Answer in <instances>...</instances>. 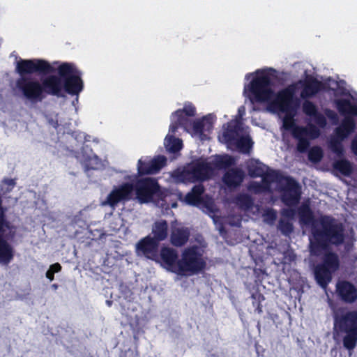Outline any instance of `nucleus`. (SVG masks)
Listing matches in <instances>:
<instances>
[{
  "mask_svg": "<svg viewBox=\"0 0 357 357\" xmlns=\"http://www.w3.org/2000/svg\"><path fill=\"white\" fill-rule=\"evenodd\" d=\"M297 213L301 224L311 226L309 246L311 255L319 257L330 246L338 247L344 243L345 229L343 224L328 215H321L315 219L309 200L303 202L298 207Z\"/></svg>",
  "mask_w": 357,
  "mask_h": 357,
  "instance_id": "nucleus-1",
  "label": "nucleus"
},
{
  "mask_svg": "<svg viewBox=\"0 0 357 357\" xmlns=\"http://www.w3.org/2000/svg\"><path fill=\"white\" fill-rule=\"evenodd\" d=\"M15 71L20 75L16 80V87L23 96L32 102L42 101L45 98L42 82L25 75L33 73L46 75L54 73L55 68L44 59H20L16 63Z\"/></svg>",
  "mask_w": 357,
  "mask_h": 357,
  "instance_id": "nucleus-2",
  "label": "nucleus"
},
{
  "mask_svg": "<svg viewBox=\"0 0 357 357\" xmlns=\"http://www.w3.org/2000/svg\"><path fill=\"white\" fill-rule=\"evenodd\" d=\"M332 315L334 335L342 337L344 349L353 351L357 346V310L335 307Z\"/></svg>",
  "mask_w": 357,
  "mask_h": 357,
  "instance_id": "nucleus-3",
  "label": "nucleus"
},
{
  "mask_svg": "<svg viewBox=\"0 0 357 357\" xmlns=\"http://www.w3.org/2000/svg\"><path fill=\"white\" fill-rule=\"evenodd\" d=\"M196 114V108L191 102H186L183 109H178L172 113V120L169 132L175 134L178 128H183L187 132L192 130L194 133L202 136L204 131L211 132L213 128V117L208 114L200 119L192 121L190 118Z\"/></svg>",
  "mask_w": 357,
  "mask_h": 357,
  "instance_id": "nucleus-4",
  "label": "nucleus"
},
{
  "mask_svg": "<svg viewBox=\"0 0 357 357\" xmlns=\"http://www.w3.org/2000/svg\"><path fill=\"white\" fill-rule=\"evenodd\" d=\"M262 181L269 180L276 182L281 192L282 202L289 207L296 206L300 202L302 195L301 186L298 181L290 176H284L278 171L269 169L265 172Z\"/></svg>",
  "mask_w": 357,
  "mask_h": 357,
  "instance_id": "nucleus-5",
  "label": "nucleus"
},
{
  "mask_svg": "<svg viewBox=\"0 0 357 357\" xmlns=\"http://www.w3.org/2000/svg\"><path fill=\"white\" fill-rule=\"evenodd\" d=\"M7 208L0 196V264L8 265L14 259L15 250L10 241L16 236L17 227L7 220Z\"/></svg>",
  "mask_w": 357,
  "mask_h": 357,
  "instance_id": "nucleus-6",
  "label": "nucleus"
},
{
  "mask_svg": "<svg viewBox=\"0 0 357 357\" xmlns=\"http://www.w3.org/2000/svg\"><path fill=\"white\" fill-rule=\"evenodd\" d=\"M132 186L137 199L142 204L149 203L154 200L167 204V199L172 195L169 190L162 188L155 178H138L132 183Z\"/></svg>",
  "mask_w": 357,
  "mask_h": 357,
  "instance_id": "nucleus-7",
  "label": "nucleus"
},
{
  "mask_svg": "<svg viewBox=\"0 0 357 357\" xmlns=\"http://www.w3.org/2000/svg\"><path fill=\"white\" fill-rule=\"evenodd\" d=\"M299 105L300 100L295 97L294 89L291 87L279 91L268 103L270 109L285 113L287 119L294 117Z\"/></svg>",
  "mask_w": 357,
  "mask_h": 357,
  "instance_id": "nucleus-8",
  "label": "nucleus"
},
{
  "mask_svg": "<svg viewBox=\"0 0 357 357\" xmlns=\"http://www.w3.org/2000/svg\"><path fill=\"white\" fill-rule=\"evenodd\" d=\"M63 79V90L68 94L78 95L84 88L82 73L73 63H62L57 68Z\"/></svg>",
  "mask_w": 357,
  "mask_h": 357,
  "instance_id": "nucleus-9",
  "label": "nucleus"
},
{
  "mask_svg": "<svg viewBox=\"0 0 357 357\" xmlns=\"http://www.w3.org/2000/svg\"><path fill=\"white\" fill-rule=\"evenodd\" d=\"M271 86V74L266 70H257L256 76L248 85V90L255 101L259 102H268L271 100L274 95Z\"/></svg>",
  "mask_w": 357,
  "mask_h": 357,
  "instance_id": "nucleus-10",
  "label": "nucleus"
},
{
  "mask_svg": "<svg viewBox=\"0 0 357 357\" xmlns=\"http://www.w3.org/2000/svg\"><path fill=\"white\" fill-rule=\"evenodd\" d=\"M356 128V121L352 116H346L340 126L335 128V137L329 142V147L337 157L344 156V149L342 142L354 132Z\"/></svg>",
  "mask_w": 357,
  "mask_h": 357,
  "instance_id": "nucleus-11",
  "label": "nucleus"
},
{
  "mask_svg": "<svg viewBox=\"0 0 357 357\" xmlns=\"http://www.w3.org/2000/svg\"><path fill=\"white\" fill-rule=\"evenodd\" d=\"M206 266L205 261L202 259L197 247H190L185 249L181 259L178 260L177 274L183 275L187 272L198 273Z\"/></svg>",
  "mask_w": 357,
  "mask_h": 357,
  "instance_id": "nucleus-12",
  "label": "nucleus"
},
{
  "mask_svg": "<svg viewBox=\"0 0 357 357\" xmlns=\"http://www.w3.org/2000/svg\"><path fill=\"white\" fill-rule=\"evenodd\" d=\"M213 171L214 168L210 162L206 160H197L187 167L184 174L193 182L204 181L213 176Z\"/></svg>",
  "mask_w": 357,
  "mask_h": 357,
  "instance_id": "nucleus-13",
  "label": "nucleus"
},
{
  "mask_svg": "<svg viewBox=\"0 0 357 357\" xmlns=\"http://www.w3.org/2000/svg\"><path fill=\"white\" fill-rule=\"evenodd\" d=\"M133 192V186L131 183H123L118 187H115L107 195L103 205H108L112 208L119 203L127 202L131 199Z\"/></svg>",
  "mask_w": 357,
  "mask_h": 357,
  "instance_id": "nucleus-14",
  "label": "nucleus"
},
{
  "mask_svg": "<svg viewBox=\"0 0 357 357\" xmlns=\"http://www.w3.org/2000/svg\"><path fill=\"white\" fill-rule=\"evenodd\" d=\"M167 158L164 155H158L153 159L140 158L137 162V175L142 176L158 173L166 165Z\"/></svg>",
  "mask_w": 357,
  "mask_h": 357,
  "instance_id": "nucleus-15",
  "label": "nucleus"
},
{
  "mask_svg": "<svg viewBox=\"0 0 357 357\" xmlns=\"http://www.w3.org/2000/svg\"><path fill=\"white\" fill-rule=\"evenodd\" d=\"M159 243L148 235L141 238L135 245V252L137 256L157 261L158 258Z\"/></svg>",
  "mask_w": 357,
  "mask_h": 357,
  "instance_id": "nucleus-16",
  "label": "nucleus"
},
{
  "mask_svg": "<svg viewBox=\"0 0 357 357\" xmlns=\"http://www.w3.org/2000/svg\"><path fill=\"white\" fill-rule=\"evenodd\" d=\"M284 126L285 129L291 130L294 138L297 140L305 139L310 136L312 139L318 137L319 130L314 126H311L310 128L303 126H296L293 121V118H285L284 120Z\"/></svg>",
  "mask_w": 357,
  "mask_h": 357,
  "instance_id": "nucleus-17",
  "label": "nucleus"
},
{
  "mask_svg": "<svg viewBox=\"0 0 357 357\" xmlns=\"http://www.w3.org/2000/svg\"><path fill=\"white\" fill-rule=\"evenodd\" d=\"M63 82V79L59 74L45 77L42 79L43 94L62 97L64 92Z\"/></svg>",
  "mask_w": 357,
  "mask_h": 357,
  "instance_id": "nucleus-18",
  "label": "nucleus"
},
{
  "mask_svg": "<svg viewBox=\"0 0 357 357\" xmlns=\"http://www.w3.org/2000/svg\"><path fill=\"white\" fill-rule=\"evenodd\" d=\"M335 291L337 297L344 303L351 304L357 301V287L349 281H338Z\"/></svg>",
  "mask_w": 357,
  "mask_h": 357,
  "instance_id": "nucleus-19",
  "label": "nucleus"
},
{
  "mask_svg": "<svg viewBox=\"0 0 357 357\" xmlns=\"http://www.w3.org/2000/svg\"><path fill=\"white\" fill-rule=\"evenodd\" d=\"M301 83L303 87L301 96L303 99L312 98L319 92L327 89L325 83L311 75L307 76L303 82H301Z\"/></svg>",
  "mask_w": 357,
  "mask_h": 357,
  "instance_id": "nucleus-20",
  "label": "nucleus"
},
{
  "mask_svg": "<svg viewBox=\"0 0 357 357\" xmlns=\"http://www.w3.org/2000/svg\"><path fill=\"white\" fill-rule=\"evenodd\" d=\"M160 259L167 268L173 273H177L178 256L176 250L169 247H162L160 251Z\"/></svg>",
  "mask_w": 357,
  "mask_h": 357,
  "instance_id": "nucleus-21",
  "label": "nucleus"
},
{
  "mask_svg": "<svg viewBox=\"0 0 357 357\" xmlns=\"http://www.w3.org/2000/svg\"><path fill=\"white\" fill-rule=\"evenodd\" d=\"M245 177L244 172L239 168L228 169L222 177V181L229 188H236L241 185Z\"/></svg>",
  "mask_w": 357,
  "mask_h": 357,
  "instance_id": "nucleus-22",
  "label": "nucleus"
},
{
  "mask_svg": "<svg viewBox=\"0 0 357 357\" xmlns=\"http://www.w3.org/2000/svg\"><path fill=\"white\" fill-rule=\"evenodd\" d=\"M242 130L240 120L231 121L227 123L222 137L227 144H231L239 137Z\"/></svg>",
  "mask_w": 357,
  "mask_h": 357,
  "instance_id": "nucleus-23",
  "label": "nucleus"
},
{
  "mask_svg": "<svg viewBox=\"0 0 357 357\" xmlns=\"http://www.w3.org/2000/svg\"><path fill=\"white\" fill-rule=\"evenodd\" d=\"M242 130L240 120L231 121L227 123L222 137L227 144H231L239 137Z\"/></svg>",
  "mask_w": 357,
  "mask_h": 357,
  "instance_id": "nucleus-24",
  "label": "nucleus"
},
{
  "mask_svg": "<svg viewBox=\"0 0 357 357\" xmlns=\"http://www.w3.org/2000/svg\"><path fill=\"white\" fill-rule=\"evenodd\" d=\"M151 238L159 244L166 240L169 235V225L165 220H159L154 222L151 229Z\"/></svg>",
  "mask_w": 357,
  "mask_h": 357,
  "instance_id": "nucleus-25",
  "label": "nucleus"
},
{
  "mask_svg": "<svg viewBox=\"0 0 357 357\" xmlns=\"http://www.w3.org/2000/svg\"><path fill=\"white\" fill-rule=\"evenodd\" d=\"M190 230L187 227H174L170 234L171 243L176 247L183 246L189 240Z\"/></svg>",
  "mask_w": 357,
  "mask_h": 357,
  "instance_id": "nucleus-26",
  "label": "nucleus"
},
{
  "mask_svg": "<svg viewBox=\"0 0 357 357\" xmlns=\"http://www.w3.org/2000/svg\"><path fill=\"white\" fill-rule=\"evenodd\" d=\"M338 112L344 118L346 116H357V105L352 103L349 99L340 98L335 100Z\"/></svg>",
  "mask_w": 357,
  "mask_h": 357,
  "instance_id": "nucleus-27",
  "label": "nucleus"
},
{
  "mask_svg": "<svg viewBox=\"0 0 357 357\" xmlns=\"http://www.w3.org/2000/svg\"><path fill=\"white\" fill-rule=\"evenodd\" d=\"M333 273L321 264L314 266V278L317 284L322 288H326L332 280Z\"/></svg>",
  "mask_w": 357,
  "mask_h": 357,
  "instance_id": "nucleus-28",
  "label": "nucleus"
},
{
  "mask_svg": "<svg viewBox=\"0 0 357 357\" xmlns=\"http://www.w3.org/2000/svg\"><path fill=\"white\" fill-rule=\"evenodd\" d=\"M204 187L202 184L195 185L191 191L185 197V202L191 206H198L203 202L202 195L204 192Z\"/></svg>",
  "mask_w": 357,
  "mask_h": 357,
  "instance_id": "nucleus-29",
  "label": "nucleus"
},
{
  "mask_svg": "<svg viewBox=\"0 0 357 357\" xmlns=\"http://www.w3.org/2000/svg\"><path fill=\"white\" fill-rule=\"evenodd\" d=\"M320 264L334 273L340 268L339 257L333 252H328L324 255L322 262Z\"/></svg>",
  "mask_w": 357,
  "mask_h": 357,
  "instance_id": "nucleus-30",
  "label": "nucleus"
},
{
  "mask_svg": "<svg viewBox=\"0 0 357 357\" xmlns=\"http://www.w3.org/2000/svg\"><path fill=\"white\" fill-rule=\"evenodd\" d=\"M343 157L340 159L336 160L333 162V168L334 170L337 171L342 175L349 176L353 172L352 163Z\"/></svg>",
  "mask_w": 357,
  "mask_h": 357,
  "instance_id": "nucleus-31",
  "label": "nucleus"
},
{
  "mask_svg": "<svg viewBox=\"0 0 357 357\" xmlns=\"http://www.w3.org/2000/svg\"><path fill=\"white\" fill-rule=\"evenodd\" d=\"M235 158L228 154L216 155L213 161L214 169H226L235 165Z\"/></svg>",
  "mask_w": 357,
  "mask_h": 357,
  "instance_id": "nucleus-32",
  "label": "nucleus"
},
{
  "mask_svg": "<svg viewBox=\"0 0 357 357\" xmlns=\"http://www.w3.org/2000/svg\"><path fill=\"white\" fill-rule=\"evenodd\" d=\"M238 151L244 154H249L253 146V142L250 136L238 137L232 144Z\"/></svg>",
  "mask_w": 357,
  "mask_h": 357,
  "instance_id": "nucleus-33",
  "label": "nucleus"
},
{
  "mask_svg": "<svg viewBox=\"0 0 357 357\" xmlns=\"http://www.w3.org/2000/svg\"><path fill=\"white\" fill-rule=\"evenodd\" d=\"M265 168L269 169L265 165L259 162V160L250 162L247 167L248 175L251 178H258L263 176L264 174Z\"/></svg>",
  "mask_w": 357,
  "mask_h": 357,
  "instance_id": "nucleus-34",
  "label": "nucleus"
},
{
  "mask_svg": "<svg viewBox=\"0 0 357 357\" xmlns=\"http://www.w3.org/2000/svg\"><path fill=\"white\" fill-rule=\"evenodd\" d=\"M167 150L172 153L180 151L183 147L182 140L173 135H167L165 139Z\"/></svg>",
  "mask_w": 357,
  "mask_h": 357,
  "instance_id": "nucleus-35",
  "label": "nucleus"
},
{
  "mask_svg": "<svg viewBox=\"0 0 357 357\" xmlns=\"http://www.w3.org/2000/svg\"><path fill=\"white\" fill-rule=\"evenodd\" d=\"M236 203L240 208L250 210L254 205V200L248 194H240L236 197Z\"/></svg>",
  "mask_w": 357,
  "mask_h": 357,
  "instance_id": "nucleus-36",
  "label": "nucleus"
},
{
  "mask_svg": "<svg viewBox=\"0 0 357 357\" xmlns=\"http://www.w3.org/2000/svg\"><path fill=\"white\" fill-rule=\"evenodd\" d=\"M88 151L89 152V153L87 155L86 158H85V159H84L85 169H86V170L93 169H95V167L93 166L91 161L94 160L96 162V163H98V158L96 155H95L93 153V150L89 147V146H88V145L83 146L82 148V153H87Z\"/></svg>",
  "mask_w": 357,
  "mask_h": 357,
  "instance_id": "nucleus-37",
  "label": "nucleus"
},
{
  "mask_svg": "<svg viewBox=\"0 0 357 357\" xmlns=\"http://www.w3.org/2000/svg\"><path fill=\"white\" fill-rule=\"evenodd\" d=\"M16 185L15 179L4 178L1 181V195L0 196L4 197L10 193Z\"/></svg>",
  "mask_w": 357,
  "mask_h": 357,
  "instance_id": "nucleus-38",
  "label": "nucleus"
},
{
  "mask_svg": "<svg viewBox=\"0 0 357 357\" xmlns=\"http://www.w3.org/2000/svg\"><path fill=\"white\" fill-rule=\"evenodd\" d=\"M323 158V151L319 146H313L308 152V159L310 161L317 163L321 161Z\"/></svg>",
  "mask_w": 357,
  "mask_h": 357,
  "instance_id": "nucleus-39",
  "label": "nucleus"
},
{
  "mask_svg": "<svg viewBox=\"0 0 357 357\" xmlns=\"http://www.w3.org/2000/svg\"><path fill=\"white\" fill-rule=\"evenodd\" d=\"M278 229L283 234L289 235L293 231L294 226L289 220L281 218L278 222Z\"/></svg>",
  "mask_w": 357,
  "mask_h": 357,
  "instance_id": "nucleus-40",
  "label": "nucleus"
},
{
  "mask_svg": "<svg viewBox=\"0 0 357 357\" xmlns=\"http://www.w3.org/2000/svg\"><path fill=\"white\" fill-rule=\"evenodd\" d=\"M303 111L310 117H312L318 112L316 105L310 100H305L303 103Z\"/></svg>",
  "mask_w": 357,
  "mask_h": 357,
  "instance_id": "nucleus-41",
  "label": "nucleus"
},
{
  "mask_svg": "<svg viewBox=\"0 0 357 357\" xmlns=\"http://www.w3.org/2000/svg\"><path fill=\"white\" fill-rule=\"evenodd\" d=\"M310 146V142L307 138L298 140L297 150L300 153H305Z\"/></svg>",
  "mask_w": 357,
  "mask_h": 357,
  "instance_id": "nucleus-42",
  "label": "nucleus"
},
{
  "mask_svg": "<svg viewBox=\"0 0 357 357\" xmlns=\"http://www.w3.org/2000/svg\"><path fill=\"white\" fill-rule=\"evenodd\" d=\"M314 122L321 128H324L326 126V117L319 112H317L313 116H312Z\"/></svg>",
  "mask_w": 357,
  "mask_h": 357,
  "instance_id": "nucleus-43",
  "label": "nucleus"
},
{
  "mask_svg": "<svg viewBox=\"0 0 357 357\" xmlns=\"http://www.w3.org/2000/svg\"><path fill=\"white\" fill-rule=\"evenodd\" d=\"M251 298L253 300L252 305L255 306L256 303H261L262 301L265 300L264 296L260 293L259 291H257L252 294Z\"/></svg>",
  "mask_w": 357,
  "mask_h": 357,
  "instance_id": "nucleus-44",
  "label": "nucleus"
},
{
  "mask_svg": "<svg viewBox=\"0 0 357 357\" xmlns=\"http://www.w3.org/2000/svg\"><path fill=\"white\" fill-rule=\"evenodd\" d=\"M250 189L252 190L255 193H260L266 191L264 188V185L261 183L255 182L250 186Z\"/></svg>",
  "mask_w": 357,
  "mask_h": 357,
  "instance_id": "nucleus-45",
  "label": "nucleus"
},
{
  "mask_svg": "<svg viewBox=\"0 0 357 357\" xmlns=\"http://www.w3.org/2000/svg\"><path fill=\"white\" fill-rule=\"evenodd\" d=\"M296 214V211L293 208H284L282 211V215L289 219H293Z\"/></svg>",
  "mask_w": 357,
  "mask_h": 357,
  "instance_id": "nucleus-46",
  "label": "nucleus"
},
{
  "mask_svg": "<svg viewBox=\"0 0 357 357\" xmlns=\"http://www.w3.org/2000/svg\"><path fill=\"white\" fill-rule=\"evenodd\" d=\"M48 123L52 126L54 128L57 129L59 126V121L57 119V115L54 117L53 116H47V117Z\"/></svg>",
  "mask_w": 357,
  "mask_h": 357,
  "instance_id": "nucleus-47",
  "label": "nucleus"
},
{
  "mask_svg": "<svg viewBox=\"0 0 357 357\" xmlns=\"http://www.w3.org/2000/svg\"><path fill=\"white\" fill-rule=\"evenodd\" d=\"M350 149L352 153L357 156V135L354 136L350 144Z\"/></svg>",
  "mask_w": 357,
  "mask_h": 357,
  "instance_id": "nucleus-48",
  "label": "nucleus"
},
{
  "mask_svg": "<svg viewBox=\"0 0 357 357\" xmlns=\"http://www.w3.org/2000/svg\"><path fill=\"white\" fill-rule=\"evenodd\" d=\"M266 216L270 220L273 221L277 218L276 212L273 208L268 209L266 212Z\"/></svg>",
  "mask_w": 357,
  "mask_h": 357,
  "instance_id": "nucleus-49",
  "label": "nucleus"
},
{
  "mask_svg": "<svg viewBox=\"0 0 357 357\" xmlns=\"http://www.w3.org/2000/svg\"><path fill=\"white\" fill-rule=\"evenodd\" d=\"M49 270L54 274L61 270V266L59 263H55L50 266Z\"/></svg>",
  "mask_w": 357,
  "mask_h": 357,
  "instance_id": "nucleus-50",
  "label": "nucleus"
},
{
  "mask_svg": "<svg viewBox=\"0 0 357 357\" xmlns=\"http://www.w3.org/2000/svg\"><path fill=\"white\" fill-rule=\"evenodd\" d=\"M327 116L332 121H337V114L333 110L328 109L326 112Z\"/></svg>",
  "mask_w": 357,
  "mask_h": 357,
  "instance_id": "nucleus-51",
  "label": "nucleus"
},
{
  "mask_svg": "<svg viewBox=\"0 0 357 357\" xmlns=\"http://www.w3.org/2000/svg\"><path fill=\"white\" fill-rule=\"evenodd\" d=\"M357 261V254L351 255L349 258V262L351 265L354 266Z\"/></svg>",
  "mask_w": 357,
  "mask_h": 357,
  "instance_id": "nucleus-52",
  "label": "nucleus"
},
{
  "mask_svg": "<svg viewBox=\"0 0 357 357\" xmlns=\"http://www.w3.org/2000/svg\"><path fill=\"white\" fill-rule=\"evenodd\" d=\"M255 311L258 313V314H261L262 312H263V305L261 303H256L255 304Z\"/></svg>",
  "mask_w": 357,
  "mask_h": 357,
  "instance_id": "nucleus-53",
  "label": "nucleus"
},
{
  "mask_svg": "<svg viewBox=\"0 0 357 357\" xmlns=\"http://www.w3.org/2000/svg\"><path fill=\"white\" fill-rule=\"evenodd\" d=\"M46 277L50 281H52L54 279V274L52 273L50 270L46 272Z\"/></svg>",
  "mask_w": 357,
  "mask_h": 357,
  "instance_id": "nucleus-54",
  "label": "nucleus"
},
{
  "mask_svg": "<svg viewBox=\"0 0 357 357\" xmlns=\"http://www.w3.org/2000/svg\"><path fill=\"white\" fill-rule=\"evenodd\" d=\"M266 181H262L263 183L261 185H264V188L266 190H268L270 189V185L272 182H271L269 180H266Z\"/></svg>",
  "mask_w": 357,
  "mask_h": 357,
  "instance_id": "nucleus-55",
  "label": "nucleus"
},
{
  "mask_svg": "<svg viewBox=\"0 0 357 357\" xmlns=\"http://www.w3.org/2000/svg\"><path fill=\"white\" fill-rule=\"evenodd\" d=\"M238 114L239 116V118H241L243 115L245 114V107L243 106H241L238 109Z\"/></svg>",
  "mask_w": 357,
  "mask_h": 357,
  "instance_id": "nucleus-56",
  "label": "nucleus"
},
{
  "mask_svg": "<svg viewBox=\"0 0 357 357\" xmlns=\"http://www.w3.org/2000/svg\"><path fill=\"white\" fill-rule=\"evenodd\" d=\"M353 247V244L352 243H347L344 246V249L347 252H349Z\"/></svg>",
  "mask_w": 357,
  "mask_h": 357,
  "instance_id": "nucleus-57",
  "label": "nucleus"
},
{
  "mask_svg": "<svg viewBox=\"0 0 357 357\" xmlns=\"http://www.w3.org/2000/svg\"><path fill=\"white\" fill-rule=\"evenodd\" d=\"M177 206H178V204H177V202L176 201L172 202V204H170L171 208H176Z\"/></svg>",
  "mask_w": 357,
  "mask_h": 357,
  "instance_id": "nucleus-58",
  "label": "nucleus"
},
{
  "mask_svg": "<svg viewBox=\"0 0 357 357\" xmlns=\"http://www.w3.org/2000/svg\"><path fill=\"white\" fill-rule=\"evenodd\" d=\"M59 285L57 284H53L52 285V287L54 289H57Z\"/></svg>",
  "mask_w": 357,
  "mask_h": 357,
  "instance_id": "nucleus-59",
  "label": "nucleus"
},
{
  "mask_svg": "<svg viewBox=\"0 0 357 357\" xmlns=\"http://www.w3.org/2000/svg\"><path fill=\"white\" fill-rule=\"evenodd\" d=\"M107 305H110L112 304V302H111V301H107Z\"/></svg>",
  "mask_w": 357,
  "mask_h": 357,
  "instance_id": "nucleus-60",
  "label": "nucleus"
},
{
  "mask_svg": "<svg viewBox=\"0 0 357 357\" xmlns=\"http://www.w3.org/2000/svg\"><path fill=\"white\" fill-rule=\"evenodd\" d=\"M270 70L275 72V70H273V68H270Z\"/></svg>",
  "mask_w": 357,
  "mask_h": 357,
  "instance_id": "nucleus-61",
  "label": "nucleus"
}]
</instances>
